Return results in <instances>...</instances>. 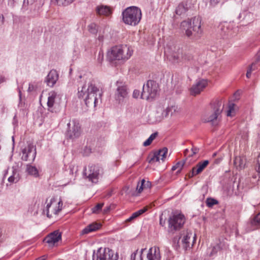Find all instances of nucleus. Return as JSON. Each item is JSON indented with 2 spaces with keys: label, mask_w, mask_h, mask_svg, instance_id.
<instances>
[{
  "label": "nucleus",
  "mask_w": 260,
  "mask_h": 260,
  "mask_svg": "<svg viewBox=\"0 0 260 260\" xmlns=\"http://www.w3.org/2000/svg\"><path fill=\"white\" fill-rule=\"evenodd\" d=\"M182 59L183 60L189 61L193 58V56L189 53H184L182 54Z\"/></svg>",
  "instance_id": "39"
},
{
  "label": "nucleus",
  "mask_w": 260,
  "mask_h": 260,
  "mask_svg": "<svg viewBox=\"0 0 260 260\" xmlns=\"http://www.w3.org/2000/svg\"><path fill=\"white\" fill-rule=\"evenodd\" d=\"M127 91L126 87L124 86H118L115 94V99L119 102L123 101L127 97Z\"/></svg>",
  "instance_id": "22"
},
{
  "label": "nucleus",
  "mask_w": 260,
  "mask_h": 260,
  "mask_svg": "<svg viewBox=\"0 0 260 260\" xmlns=\"http://www.w3.org/2000/svg\"><path fill=\"white\" fill-rule=\"evenodd\" d=\"M147 210V207H145L143 209H141L132 214L131 216H130L128 218L125 220V222H132L135 219L139 217L141 214L145 213Z\"/></svg>",
  "instance_id": "28"
},
{
  "label": "nucleus",
  "mask_w": 260,
  "mask_h": 260,
  "mask_svg": "<svg viewBox=\"0 0 260 260\" xmlns=\"http://www.w3.org/2000/svg\"><path fill=\"white\" fill-rule=\"evenodd\" d=\"M191 151L192 154L190 155V156H192L194 154H197L199 151V149L197 147H192L191 148Z\"/></svg>",
  "instance_id": "46"
},
{
  "label": "nucleus",
  "mask_w": 260,
  "mask_h": 260,
  "mask_svg": "<svg viewBox=\"0 0 260 260\" xmlns=\"http://www.w3.org/2000/svg\"><path fill=\"white\" fill-rule=\"evenodd\" d=\"M238 19L243 25H246L252 21L253 14L247 11H243L239 14Z\"/></svg>",
  "instance_id": "20"
},
{
  "label": "nucleus",
  "mask_w": 260,
  "mask_h": 260,
  "mask_svg": "<svg viewBox=\"0 0 260 260\" xmlns=\"http://www.w3.org/2000/svg\"><path fill=\"white\" fill-rule=\"evenodd\" d=\"M77 95L88 107H95L102 102V92L91 81L79 82Z\"/></svg>",
  "instance_id": "1"
},
{
  "label": "nucleus",
  "mask_w": 260,
  "mask_h": 260,
  "mask_svg": "<svg viewBox=\"0 0 260 260\" xmlns=\"http://www.w3.org/2000/svg\"><path fill=\"white\" fill-rule=\"evenodd\" d=\"M174 57L176 60H179L180 58V56L179 55H177L176 56L174 55Z\"/></svg>",
  "instance_id": "53"
},
{
  "label": "nucleus",
  "mask_w": 260,
  "mask_h": 260,
  "mask_svg": "<svg viewBox=\"0 0 260 260\" xmlns=\"http://www.w3.org/2000/svg\"><path fill=\"white\" fill-rule=\"evenodd\" d=\"M63 203L61 199L58 202L56 198H52L50 203H48L45 209L43 210V213L46 214L48 218L52 217L53 215H57L62 209Z\"/></svg>",
  "instance_id": "9"
},
{
  "label": "nucleus",
  "mask_w": 260,
  "mask_h": 260,
  "mask_svg": "<svg viewBox=\"0 0 260 260\" xmlns=\"http://www.w3.org/2000/svg\"><path fill=\"white\" fill-rule=\"evenodd\" d=\"M61 239V233L58 231H55L46 236L44 239V241L47 243L49 247H52Z\"/></svg>",
  "instance_id": "17"
},
{
  "label": "nucleus",
  "mask_w": 260,
  "mask_h": 260,
  "mask_svg": "<svg viewBox=\"0 0 260 260\" xmlns=\"http://www.w3.org/2000/svg\"><path fill=\"white\" fill-rule=\"evenodd\" d=\"M181 240V244L183 247L186 249L188 247H190V243L192 242L193 243L196 240L195 235H193L190 231L188 230L183 231L181 232L180 236L175 237L173 239V242L177 243V246H179V240Z\"/></svg>",
  "instance_id": "10"
},
{
  "label": "nucleus",
  "mask_w": 260,
  "mask_h": 260,
  "mask_svg": "<svg viewBox=\"0 0 260 260\" xmlns=\"http://www.w3.org/2000/svg\"><path fill=\"white\" fill-rule=\"evenodd\" d=\"M251 224L256 228H260V213L255 216L251 220Z\"/></svg>",
  "instance_id": "32"
},
{
  "label": "nucleus",
  "mask_w": 260,
  "mask_h": 260,
  "mask_svg": "<svg viewBox=\"0 0 260 260\" xmlns=\"http://www.w3.org/2000/svg\"><path fill=\"white\" fill-rule=\"evenodd\" d=\"M139 252L137 250L135 252L133 253L131 255V260H139Z\"/></svg>",
  "instance_id": "40"
},
{
  "label": "nucleus",
  "mask_w": 260,
  "mask_h": 260,
  "mask_svg": "<svg viewBox=\"0 0 260 260\" xmlns=\"http://www.w3.org/2000/svg\"><path fill=\"white\" fill-rule=\"evenodd\" d=\"M30 89H31V88H30V86H29L28 87V90H30Z\"/></svg>",
  "instance_id": "61"
},
{
  "label": "nucleus",
  "mask_w": 260,
  "mask_h": 260,
  "mask_svg": "<svg viewBox=\"0 0 260 260\" xmlns=\"http://www.w3.org/2000/svg\"><path fill=\"white\" fill-rule=\"evenodd\" d=\"M25 2V0H23V3H24Z\"/></svg>",
  "instance_id": "63"
},
{
  "label": "nucleus",
  "mask_w": 260,
  "mask_h": 260,
  "mask_svg": "<svg viewBox=\"0 0 260 260\" xmlns=\"http://www.w3.org/2000/svg\"><path fill=\"white\" fill-rule=\"evenodd\" d=\"M133 50L127 45H118L112 47L107 53L110 61L115 60H126L132 56Z\"/></svg>",
  "instance_id": "3"
},
{
  "label": "nucleus",
  "mask_w": 260,
  "mask_h": 260,
  "mask_svg": "<svg viewBox=\"0 0 260 260\" xmlns=\"http://www.w3.org/2000/svg\"><path fill=\"white\" fill-rule=\"evenodd\" d=\"M4 240V237L3 236V234L1 231V230L0 229V243L2 242Z\"/></svg>",
  "instance_id": "51"
},
{
  "label": "nucleus",
  "mask_w": 260,
  "mask_h": 260,
  "mask_svg": "<svg viewBox=\"0 0 260 260\" xmlns=\"http://www.w3.org/2000/svg\"><path fill=\"white\" fill-rule=\"evenodd\" d=\"M36 156V147L29 144L22 149L21 159L24 161L32 162Z\"/></svg>",
  "instance_id": "15"
},
{
  "label": "nucleus",
  "mask_w": 260,
  "mask_h": 260,
  "mask_svg": "<svg viewBox=\"0 0 260 260\" xmlns=\"http://www.w3.org/2000/svg\"><path fill=\"white\" fill-rule=\"evenodd\" d=\"M57 96V93L54 91H51L49 93V96L48 98L47 106L49 108V110L52 112L51 109L53 107L55 99Z\"/></svg>",
  "instance_id": "26"
},
{
  "label": "nucleus",
  "mask_w": 260,
  "mask_h": 260,
  "mask_svg": "<svg viewBox=\"0 0 260 260\" xmlns=\"http://www.w3.org/2000/svg\"><path fill=\"white\" fill-rule=\"evenodd\" d=\"M255 170L258 176V178H260V162H258L257 165L255 167Z\"/></svg>",
  "instance_id": "43"
},
{
  "label": "nucleus",
  "mask_w": 260,
  "mask_h": 260,
  "mask_svg": "<svg viewBox=\"0 0 260 260\" xmlns=\"http://www.w3.org/2000/svg\"><path fill=\"white\" fill-rule=\"evenodd\" d=\"M140 91L137 89L134 90L133 94V96L134 98H138L140 95Z\"/></svg>",
  "instance_id": "44"
},
{
  "label": "nucleus",
  "mask_w": 260,
  "mask_h": 260,
  "mask_svg": "<svg viewBox=\"0 0 260 260\" xmlns=\"http://www.w3.org/2000/svg\"><path fill=\"white\" fill-rule=\"evenodd\" d=\"M168 148L167 147H164L158 151H155L153 153L150 154L147 158L148 161L151 164L159 161L160 159L164 161L166 158Z\"/></svg>",
  "instance_id": "16"
},
{
  "label": "nucleus",
  "mask_w": 260,
  "mask_h": 260,
  "mask_svg": "<svg viewBox=\"0 0 260 260\" xmlns=\"http://www.w3.org/2000/svg\"><path fill=\"white\" fill-rule=\"evenodd\" d=\"M188 5L186 2H182L178 5L176 9V13L177 15H181L185 14L188 10Z\"/></svg>",
  "instance_id": "25"
},
{
  "label": "nucleus",
  "mask_w": 260,
  "mask_h": 260,
  "mask_svg": "<svg viewBox=\"0 0 260 260\" xmlns=\"http://www.w3.org/2000/svg\"><path fill=\"white\" fill-rule=\"evenodd\" d=\"M8 175V171H7V172L5 174V177H6V176Z\"/></svg>",
  "instance_id": "58"
},
{
  "label": "nucleus",
  "mask_w": 260,
  "mask_h": 260,
  "mask_svg": "<svg viewBox=\"0 0 260 260\" xmlns=\"http://www.w3.org/2000/svg\"><path fill=\"white\" fill-rule=\"evenodd\" d=\"M256 62L252 63L251 66H250L248 69V70H250V72H252V71H254L255 70L256 67Z\"/></svg>",
  "instance_id": "45"
},
{
  "label": "nucleus",
  "mask_w": 260,
  "mask_h": 260,
  "mask_svg": "<svg viewBox=\"0 0 260 260\" xmlns=\"http://www.w3.org/2000/svg\"><path fill=\"white\" fill-rule=\"evenodd\" d=\"M147 185L148 186H149V185H151V183L150 182L148 181L147 182Z\"/></svg>",
  "instance_id": "56"
},
{
  "label": "nucleus",
  "mask_w": 260,
  "mask_h": 260,
  "mask_svg": "<svg viewBox=\"0 0 260 260\" xmlns=\"http://www.w3.org/2000/svg\"><path fill=\"white\" fill-rule=\"evenodd\" d=\"M89 31L92 34H96L98 30V26L94 23H91L88 26Z\"/></svg>",
  "instance_id": "35"
},
{
  "label": "nucleus",
  "mask_w": 260,
  "mask_h": 260,
  "mask_svg": "<svg viewBox=\"0 0 260 260\" xmlns=\"http://www.w3.org/2000/svg\"><path fill=\"white\" fill-rule=\"evenodd\" d=\"M122 16V20L125 24L136 26L141 20V10L136 6H131L123 11Z\"/></svg>",
  "instance_id": "4"
},
{
  "label": "nucleus",
  "mask_w": 260,
  "mask_h": 260,
  "mask_svg": "<svg viewBox=\"0 0 260 260\" xmlns=\"http://www.w3.org/2000/svg\"><path fill=\"white\" fill-rule=\"evenodd\" d=\"M81 135V127L79 122L73 120L68 123V130L66 136L68 139L74 140Z\"/></svg>",
  "instance_id": "12"
},
{
  "label": "nucleus",
  "mask_w": 260,
  "mask_h": 260,
  "mask_svg": "<svg viewBox=\"0 0 260 260\" xmlns=\"http://www.w3.org/2000/svg\"><path fill=\"white\" fill-rule=\"evenodd\" d=\"M104 205V203H99L98 204L94 207L92 209V211L94 213H98L99 211H100L103 206Z\"/></svg>",
  "instance_id": "38"
},
{
  "label": "nucleus",
  "mask_w": 260,
  "mask_h": 260,
  "mask_svg": "<svg viewBox=\"0 0 260 260\" xmlns=\"http://www.w3.org/2000/svg\"><path fill=\"white\" fill-rule=\"evenodd\" d=\"M58 79V74L55 70H51L47 76L45 82L50 87H53Z\"/></svg>",
  "instance_id": "19"
},
{
  "label": "nucleus",
  "mask_w": 260,
  "mask_h": 260,
  "mask_svg": "<svg viewBox=\"0 0 260 260\" xmlns=\"http://www.w3.org/2000/svg\"><path fill=\"white\" fill-rule=\"evenodd\" d=\"M234 164L237 169H243L245 165V158L244 157L236 156L234 159Z\"/></svg>",
  "instance_id": "27"
},
{
  "label": "nucleus",
  "mask_w": 260,
  "mask_h": 260,
  "mask_svg": "<svg viewBox=\"0 0 260 260\" xmlns=\"http://www.w3.org/2000/svg\"><path fill=\"white\" fill-rule=\"evenodd\" d=\"M26 171L28 174L37 177L39 175L38 169L36 167L31 165H27Z\"/></svg>",
  "instance_id": "31"
},
{
  "label": "nucleus",
  "mask_w": 260,
  "mask_h": 260,
  "mask_svg": "<svg viewBox=\"0 0 260 260\" xmlns=\"http://www.w3.org/2000/svg\"><path fill=\"white\" fill-rule=\"evenodd\" d=\"M235 104L233 103H230L229 105V110L227 112L228 116H233L235 113V110L234 109Z\"/></svg>",
  "instance_id": "36"
},
{
  "label": "nucleus",
  "mask_w": 260,
  "mask_h": 260,
  "mask_svg": "<svg viewBox=\"0 0 260 260\" xmlns=\"http://www.w3.org/2000/svg\"><path fill=\"white\" fill-rule=\"evenodd\" d=\"M251 72H250V70H247V73H246V77L248 78H250V77L251 76Z\"/></svg>",
  "instance_id": "49"
},
{
  "label": "nucleus",
  "mask_w": 260,
  "mask_h": 260,
  "mask_svg": "<svg viewBox=\"0 0 260 260\" xmlns=\"http://www.w3.org/2000/svg\"><path fill=\"white\" fill-rule=\"evenodd\" d=\"M221 158H217L214 160V164H218L221 161Z\"/></svg>",
  "instance_id": "52"
},
{
  "label": "nucleus",
  "mask_w": 260,
  "mask_h": 260,
  "mask_svg": "<svg viewBox=\"0 0 260 260\" xmlns=\"http://www.w3.org/2000/svg\"><path fill=\"white\" fill-rule=\"evenodd\" d=\"M6 81L5 78L2 75H0V83H3Z\"/></svg>",
  "instance_id": "48"
},
{
  "label": "nucleus",
  "mask_w": 260,
  "mask_h": 260,
  "mask_svg": "<svg viewBox=\"0 0 260 260\" xmlns=\"http://www.w3.org/2000/svg\"><path fill=\"white\" fill-rule=\"evenodd\" d=\"M144 182H145V180L144 179H143L142 180L141 184L140 187L139 186V184H138L137 187V190H138V192L139 193H140L142 191V190L143 189V186L144 185Z\"/></svg>",
  "instance_id": "42"
},
{
  "label": "nucleus",
  "mask_w": 260,
  "mask_h": 260,
  "mask_svg": "<svg viewBox=\"0 0 260 260\" xmlns=\"http://www.w3.org/2000/svg\"><path fill=\"white\" fill-rule=\"evenodd\" d=\"M158 86L153 80H148L144 84L141 92V98L146 100H153L157 95Z\"/></svg>",
  "instance_id": "5"
},
{
  "label": "nucleus",
  "mask_w": 260,
  "mask_h": 260,
  "mask_svg": "<svg viewBox=\"0 0 260 260\" xmlns=\"http://www.w3.org/2000/svg\"><path fill=\"white\" fill-rule=\"evenodd\" d=\"M177 110V106L175 105L169 106L164 111L161 109H158L155 114L152 116V123L160 122L165 117H167L170 114L172 115Z\"/></svg>",
  "instance_id": "11"
},
{
  "label": "nucleus",
  "mask_w": 260,
  "mask_h": 260,
  "mask_svg": "<svg viewBox=\"0 0 260 260\" xmlns=\"http://www.w3.org/2000/svg\"><path fill=\"white\" fill-rule=\"evenodd\" d=\"M157 133H154L152 134L150 137L143 143L144 146H149L152 141L156 138L157 136Z\"/></svg>",
  "instance_id": "34"
},
{
  "label": "nucleus",
  "mask_w": 260,
  "mask_h": 260,
  "mask_svg": "<svg viewBox=\"0 0 260 260\" xmlns=\"http://www.w3.org/2000/svg\"><path fill=\"white\" fill-rule=\"evenodd\" d=\"M185 222V218L183 214H178L171 216L168 219V232L174 234L183 227Z\"/></svg>",
  "instance_id": "6"
},
{
  "label": "nucleus",
  "mask_w": 260,
  "mask_h": 260,
  "mask_svg": "<svg viewBox=\"0 0 260 260\" xmlns=\"http://www.w3.org/2000/svg\"><path fill=\"white\" fill-rule=\"evenodd\" d=\"M189 150L188 149H186L184 150V153L186 155H187V152H188Z\"/></svg>",
  "instance_id": "54"
},
{
  "label": "nucleus",
  "mask_w": 260,
  "mask_h": 260,
  "mask_svg": "<svg viewBox=\"0 0 260 260\" xmlns=\"http://www.w3.org/2000/svg\"><path fill=\"white\" fill-rule=\"evenodd\" d=\"M0 1H1V0H0ZM2 1H3V0H2Z\"/></svg>",
  "instance_id": "64"
},
{
  "label": "nucleus",
  "mask_w": 260,
  "mask_h": 260,
  "mask_svg": "<svg viewBox=\"0 0 260 260\" xmlns=\"http://www.w3.org/2000/svg\"><path fill=\"white\" fill-rule=\"evenodd\" d=\"M19 97H20V98H21V91H20V90H19Z\"/></svg>",
  "instance_id": "57"
},
{
  "label": "nucleus",
  "mask_w": 260,
  "mask_h": 260,
  "mask_svg": "<svg viewBox=\"0 0 260 260\" xmlns=\"http://www.w3.org/2000/svg\"><path fill=\"white\" fill-rule=\"evenodd\" d=\"M12 173L8 179V180L10 183H16L18 181L19 179V174L18 173L17 169L13 167L12 168Z\"/></svg>",
  "instance_id": "29"
},
{
  "label": "nucleus",
  "mask_w": 260,
  "mask_h": 260,
  "mask_svg": "<svg viewBox=\"0 0 260 260\" xmlns=\"http://www.w3.org/2000/svg\"><path fill=\"white\" fill-rule=\"evenodd\" d=\"M83 175L89 181L96 183L98 181L100 175L99 168L94 165H89L88 169H84Z\"/></svg>",
  "instance_id": "13"
},
{
  "label": "nucleus",
  "mask_w": 260,
  "mask_h": 260,
  "mask_svg": "<svg viewBox=\"0 0 260 260\" xmlns=\"http://www.w3.org/2000/svg\"><path fill=\"white\" fill-rule=\"evenodd\" d=\"M146 250V248H143L139 251V260H160L161 256L159 247L154 246L150 248L148 251L146 257L144 259L143 253Z\"/></svg>",
  "instance_id": "14"
},
{
  "label": "nucleus",
  "mask_w": 260,
  "mask_h": 260,
  "mask_svg": "<svg viewBox=\"0 0 260 260\" xmlns=\"http://www.w3.org/2000/svg\"><path fill=\"white\" fill-rule=\"evenodd\" d=\"M256 178H257V176H256V174L253 175V176H252V178L253 179H256Z\"/></svg>",
  "instance_id": "55"
},
{
  "label": "nucleus",
  "mask_w": 260,
  "mask_h": 260,
  "mask_svg": "<svg viewBox=\"0 0 260 260\" xmlns=\"http://www.w3.org/2000/svg\"><path fill=\"white\" fill-rule=\"evenodd\" d=\"M95 11L98 15L107 17L110 16L113 13L112 8L108 6L103 5L97 6Z\"/></svg>",
  "instance_id": "21"
},
{
  "label": "nucleus",
  "mask_w": 260,
  "mask_h": 260,
  "mask_svg": "<svg viewBox=\"0 0 260 260\" xmlns=\"http://www.w3.org/2000/svg\"><path fill=\"white\" fill-rule=\"evenodd\" d=\"M39 260H42L41 257L39 258Z\"/></svg>",
  "instance_id": "62"
},
{
  "label": "nucleus",
  "mask_w": 260,
  "mask_h": 260,
  "mask_svg": "<svg viewBox=\"0 0 260 260\" xmlns=\"http://www.w3.org/2000/svg\"><path fill=\"white\" fill-rule=\"evenodd\" d=\"M212 113L207 115L203 121L205 122H211L213 125H216L218 123V117L223 110V105L221 101H216L212 104Z\"/></svg>",
  "instance_id": "8"
},
{
  "label": "nucleus",
  "mask_w": 260,
  "mask_h": 260,
  "mask_svg": "<svg viewBox=\"0 0 260 260\" xmlns=\"http://www.w3.org/2000/svg\"><path fill=\"white\" fill-rule=\"evenodd\" d=\"M216 155V152H215V153H214L213 154L212 156H213V157H215Z\"/></svg>",
  "instance_id": "59"
},
{
  "label": "nucleus",
  "mask_w": 260,
  "mask_h": 260,
  "mask_svg": "<svg viewBox=\"0 0 260 260\" xmlns=\"http://www.w3.org/2000/svg\"><path fill=\"white\" fill-rule=\"evenodd\" d=\"M207 85L206 80L202 79L198 81L190 88V93L192 95L199 94Z\"/></svg>",
  "instance_id": "18"
},
{
  "label": "nucleus",
  "mask_w": 260,
  "mask_h": 260,
  "mask_svg": "<svg viewBox=\"0 0 260 260\" xmlns=\"http://www.w3.org/2000/svg\"><path fill=\"white\" fill-rule=\"evenodd\" d=\"M101 227V224L96 222H93L88 225L85 227L81 233V235L88 234L90 232L96 231L99 230Z\"/></svg>",
  "instance_id": "24"
},
{
  "label": "nucleus",
  "mask_w": 260,
  "mask_h": 260,
  "mask_svg": "<svg viewBox=\"0 0 260 260\" xmlns=\"http://www.w3.org/2000/svg\"><path fill=\"white\" fill-rule=\"evenodd\" d=\"M159 224L162 226H164L165 224V221L163 220L161 216H160L159 218Z\"/></svg>",
  "instance_id": "47"
},
{
  "label": "nucleus",
  "mask_w": 260,
  "mask_h": 260,
  "mask_svg": "<svg viewBox=\"0 0 260 260\" xmlns=\"http://www.w3.org/2000/svg\"><path fill=\"white\" fill-rule=\"evenodd\" d=\"M185 160L178 161L175 166H174L172 167V170L173 171H174L175 170L178 169L177 173H180L181 172V171L182 170V169L185 164Z\"/></svg>",
  "instance_id": "33"
},
{
  "label": "nucleus",
  "mask_w": 260,
  "mask_h": 260,
  "mask_svg": "<svg viewBox=\"0 0 260 260\" xmlns=\"http://www.w3.org/2000/svg\"><path fill=\"white\" fill-rule=\"evenodd\" d=\"M201 18L196 16L189 21H184L181 24V27L185 31V35L193 40L199 39L202 36L203 29L201 27Z\"/></svg>",
  "instance_id": "2"
},
{
  "label": "nucleus",
  "mask_w": 260,
  "mask_h": 260,
  "mask_svg": "<svg viewBox=\"0 0 260 260\" xmlns=\"http://www.w3.org/2000/svg\"><path fill=\"white\" fill-rule=\"evenodd\" d=\"M196 168L193 167L192 168L191 170V172L189 173L188 177L189 178H191L194 176H196L197 175H198V174H196Z\"/></svg>",
  "instance_id": "41"
},
{
  "label": "nucleus",
  "mask_w": 260,
  "mask_h": 260,
  "mask_svg": "<svg viewBox=\"0 0 260 260\" xmlns=\"http://www.w3.org/2000/svg\"><path fill=\"white\" fill-rule=\"evenodd\" d=\"M209 163V161L208 160H205L203 161L199 162L195 167L196 168V174H200L208 166Z\"/></svg>",
  "instance_id": "30"
},
{
  "label": "nucleus",
  "mask_w": 260,
  "mask_h": 260,
  "mask_svg": "<svg viewBox=\"0 0 260 260\" xmlns=\"http://www.w3.org/2000/svg\"><path fill=\"white\" fill-rule=\"evenodd\" d=\"M258 56H260V50H259L258 52Z\"/></svg>",
  "instance_id": "60"
},
{
  "label": "nucleus",
  "mask_w": 260,
  "mask_h": 260,
  "mask_svg": "<svg viewBox=\"0 0 260 260\" xmlns=\"http://www.w3.org/2000/svg\"><path fill=\"white\" fill-rule=\"evenodd\" d=\"M218 202L216 200L212 199V198H208L206 201L207 205L209 207H211L214 205L217 204Z\"/></svg>",
  "instance_id": "37"
},
{
  "label": "nucleus",
  "mask_w": 260,
  "mask_h": 260,
  "mask_svg": "<svg viewBox=\"0 0 260 260\" xmlns=\"http://www.w3.org/2000/svg\"><path fill=\"white\" fill-rule=\"evenodd\" d=\"M110 209V207H106L104 209V213H108L109 210Z\"/></svg>",
  "instance_id": "50"
},
{
  "label": "nucleus",
  "mask_w": 260,
  "mask_h": 260,
  "mask_svg": "<svg viewBox=\"0 0 260 260\" xmlns=\"http://www.w3.org/2000/svg\"><path fill=\"white\" fill-rule=\"evenodd\" d=\"M223 244L219 242L214 245H211L207 249V254L209 256H213L217 254L222 248Z\"/></svg>",
  "instance_id": "23"
},
{
  "label": "nucleus",
  "mask_w": 260,
  "mask_h": 260,
  "mask_svg": "<svg viewBox=\"0 0 260 260\" xmlns=\"http://www.w3.org/2000/svg\"><path fill=\"white\" fill-rule=\"evenodd\" d=\"M118 253L109 248L101 247L92 255V260H118Z\"/></svg>",
  "instance_id": "7"
}]
</instances>
